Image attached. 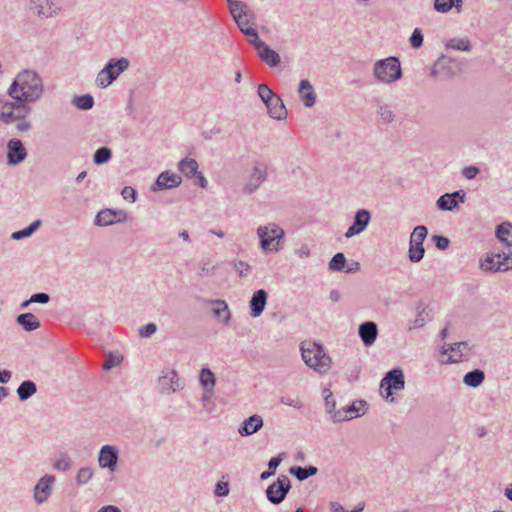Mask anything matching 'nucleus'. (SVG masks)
Wrapping results in <instances>:
<instances>
[{"mask_svg": "<svg viewBox=\"0 0 512 512\" xmlns=\"http://www.w3.org/2000/svg\"><path fill=\"white\" fill-rule=\"evenodd\" d=\"M44 92L41 76L32 69L20 71L11 83L8 94L14 100L33 103L39 100Z\"/></svg>", "mask_w": 512, "mask_h": 512, "instance_id": "nucleus-1", "label": "nucleus"}, {"mask_svg": "<svg viewBox=\"0 0 512 512\" xmlns=\"http://www.w3.org/2000/svg\"><path fill=\"white\" fill-rule=\"evenodd\" d=\"M301 356L305 364L323 375L326 374L332 366V359L325 348L316 342H303L301 344Z\"/></svg>", "mask_w": 512, "mask_h": 512, "instance_id": "nucleus-2", "label": "nucleus"}, {"mask_svg": "<svg viewBox=\"0 0 512 512\" xmlns=\"http://www.w3.org/2000/svg\"><path fill=\"white\" fill-rule=\"evenodd\" d=\"M373 76L383 84H392L400 80L402 78L400 60L395 56L377 60L373 64Z\"/></svg>", "mask_w": 512, "mask_h": 512, "instance_id": "nucleus-3", "label": "nucleus"}, {"mask_svg": "<svg viewBox=\"0 0 512 512\" xmlns=\"http://www.w3.org/2000/svg\"><path fill=\"white\" fill-rule=\"evenodd\" d=\"M130 66V61L126 57L110 59L105 66L98 72L95 84L99 88H106L111 85L122 73Z\"/></svg>", "mask_w": 512, "mask_h": 512, "instance_id": "nucleus-4", "label": "nucleus"}, {"mask_svg": "<svg viewBox=\"0 0 512 512\" xmlns=\"http://www.w3.org/2000/svg\"><path fill=\"white\" fill-rule=\"evenodd\" d=\"M257 236L260 246L265 252H277L280 250V241L285 237V231L276 223L260 225L257 228Z\"/></svg>", "mask_w": 512, "mask_h": 512, "instance_id": "nucleus-5", "label": "nucleus"}, {"mask_svg": "<svg viewBox=\"0 0 512 512\" xmlns=\"http://www.w3.org/2000/svg\"><path fill=\"white\" fill-rule=\"evenodd\" d=\"M461 71L460 63L447 56L439 57L431 69L430 75L439 81H446L454 78Z\"/></svg>", "mask_w": 512, "mask_h": 512, "instance_id": "nucleus-6", "label": "nucleus"}, {"mask_svg": "<svg viewBox=\"0 0 512 512\" xmlns=\"http://www.w3.org/2000/svg\"><path fill=\"white\" fill-rule=\"evenodd\" d=\"M405 388L404 373L400 368L388 371L380 382L383 397L390 402L394 401L393 390L402 391Z\"/></svg>", "mask_w": 512, "mask_h": 512, "instance_id": "nucleus-7", "label": "nucleus"}, {"mask_svg": "<svg viewBox=\"0 0 512 512\" xmlns=\"http://www.w3.org/2000/svg\"><path fill=\"white\" fill-rule=\"evenodd\" d=\"M228 3L230 13L241 32L249 26H256V15L246 2Z\"/></svg>", "mask_w": 512, "mask_h": 512, "instance_id": "nucleus-8", "label": "nucleus"}, {"mask_svg": "<svg viewBox=\"0 0 512 512\" xmlns=\"http://www.w3.org/2000/svg\"><path fill=\"white\" fill-rule=\"evenodd\" d=\"M428 230L424 225L416 226L409 240L408 258L412 263L420 262L425 255L423 242L426 239Z\"/></svg>", "mask_w": 512, "mask_h": 512, "instance_id": "nucleus-9", "label": "nucleus"}, {"mask_svg": "<svg viewBox=\"0 0 512 512\" xmlns=\"http://www.w3.org/2000/svg\"><path fill=\"white\" fill-rule=\"evenodd\" d=\"M291 489V481L287 475H279L266 489V497L274 505L282 503Z\"/></svg>", "mask_w": 512, "mask_h": 512, "instance_id": "nucleus-10", "label": "nucleus"}, {"mask_svg": "<svg viewBox=\"0 0 512 512\" xmlns=\"http://www.w3.org/2000/svg\"><path fill=\"white\" fill-rule=\"evenodd\" d=\"M26 102H2L0 101V120L6 124H11L17 120H21L28 113Z\"/></svg>", "mask_w": 512, "mask_h": 512, "instance_id": "nucleus-11", "label": "nucleus"}, {"mask_svg": "<svg viewBox=\"0 0 512 512\" xmlns=\"http://www.w3.org/2000/svg\"><path fill=\"white\" fill-rule=\"evenodd\" d=\"M267 177V165L263 162H255L243 186V192L247 195L254 193L267 180Z\"/></svg>", "mask_w": 512, "mask_h": 512, "instance_id": "nucleus-12", "label": "nucleus"}, {"mask_svg": "<svg viewBox=\"0 0 512 512\" xmlns=\"http://www.w3.org/2000/svg\"><path fill=\"white\" fill-rule=\"evenodd\" d=\"M510 259V255L505 252H489L486 253L480 259V269L485 272H498V271H506L505 264Z\"/></svg>", "mask_w": 512, "mask_h": 512, "instance_id": "nucleus-13", "label": "nucleus"}, {"mask_svg": "<svg viewBox=\"0 0 512 512\" xmlns=\"http://www.w3.org/2000/svg\"><path fill=\"white\" fill-rule=\"evenodd\" d=\"M97 461L100 468L115 472L119 462V449L115 445H103L98 452Z\"/></svg>", "mask_w": 512, "mask_h": 512, "instance_id": "nucleus-14", "label": "nucleus"}, {"mask_svg": "<svg viewBox=\"0 0 512 512\" xmlns=\"http://www.w3.org/2000/svg\"><path fill=\"white\" fill-rule=\"evenodd\" d=\"M55 482L56 477L52 474H45L37 481L33 489V499L37 504L47 502L53 492Z\"/></svg>", "mask_w": 512, "mask_h": 512, "instance_id": "nucleus-15", "label": "nucleus"}, {"mask_svg": "<svg viewBox=\"0 0 512 512\" xmlns=\"http://www.w3.org/2000/svg\"><path fill=\"white\" fill-rule=\"evenodd\" d=\"M159 392L163 395H170L181 390L178 374L173 369H164L158 379Z\"/></svg>", "mask_w": 512, "mask_h": 512, "instance_id": "nucleus-16", "label": "nucleus"}, {"mask_svg": "<svg viewBox=\"0 0 512 512\" xmlns=\"http://www.w3.org/2000/svg\"><path fill=\"white\" fill-rule=\"evenodd\" d=\"M472 348L473 346L469 342L462 341L444 345L442 347V353L449 354L448 361L450 363H457L462 361L464 358H469Z\"/></svg>", "mask_w": 512, "mask_h": 512, "instance_id": "nucleus-17", "label": "nucleus"}, {"mask_svg": "<svg viewBox=\"0 0 512 512\" xmlns=\"http://www.w3.org/2000/svg\"><path fill=\"white\" fill-rule=\"evenodd\" d=\"M371 221V213L367 209H359L355 212L352 225L345 233L346 238L359 235L366 230Z\"/></svg>", "mask_w": 512, "mask_h": 512, "instance_id": "nucleus-18", "label": "nucleus"}, {"mask_svg": "<svg viewBox=\"0 0 512 512\" xmlns=\"http://www.w3.org/2000/svg\"><path fill=\"white\" fill-rule=\"evenodd\" d=\"M126 220V216L121 210H114V209H102L100 210L94 219V224L96 226L104 227L113 225L117 222H123Z\"/></svg>", "mask_w": 512, "mask_h": 512, "instance_id": "nucleus-19", "label": "nucleus"}, {"mask_svg": "<svg viewBox=\"0 0 512 512\" xmlns=\"http://www.w3.org/2000/svg\"><path fill=\"white\" fill-rule=\"evenodd\" d=\"M7 148V163L9 165L15 166L25 160L27 151L20 139L9 140Z\"/></svg>", "mask_w": 512, "mask_h": 512, "instance_id": "nucleus-20", "label": "nucleus"}, {"mask_svg": "<svg viewBox=\"0 0 512 512\" xmlns=\"http://www.w3.org/2000/svg\"><path fill=\"white\" fill-rule=\"evenodd\" d=\"M182 182L181 176L170 173L169 171H163L157 177L155 183L151 186V190L154 192L162 191L165 189H172L178 187Z\"/></svg>", "mask_w": 512, "mask_h": 512, "instance_id": "nucleus-21", "label": "nucleus"}, {"mask_svg": "<svg viewBox=\"0 0 512 512\" xmlns=\"http://www.w3.org/2000/svg\"><path fill=\"white\" fill-rule=\"evenodd\" d=\"M268 299V293L264 289L256 290L250 301H249V308H250V316L253 318L259 317L267 304Z\"/></svg>", "mask_w": 512, "mask_h": 512, "instance_id": "nucleus-22", "label": "nucleus"}, {"mask_svg": "<svg viewBox=\"0 0 512 512\" xmlns=\"http://www.w3.org/2000/svg\"><path fill=\"white\" fill-rule=\"evenodd\" d=\"M264 425L263 418L258 415L254 414L248 418H246L242 424L238 428V433L242 437L253 435L254 433L258 432L262 429Z\"/></svg>", "mask_w": 512, "mask_h": 512, "instance_id": "nucleus-23", "label": "nucleus"}, {"mask_svg": "<svg viewBox=\"0 0 512 512\" xmlns=\"http://www.w3.org/2000/svg\"><path fill=\"white\" fill-rule=\"evenodd\" d=\"M358 334L365 346L375 343L378 336V326L373 321H366L359 325Z\"/></svg>", "mask_w": 512, "mask_h": 512, "instance_id": "nucleus-24", "label": "nucleus"}, {"mask_svg": "<svg viewBox=\"0 0 512 512\" xmlns=\"http://www.w3.org/2000/svg\"><path fill=\"white\" fill-rule=\"evenodd\" d=\"M367 410V402L362 399L354 400L350 405L340 409L342 412L343 421H348L354 417H360L365 414Z\"/></svg>", "mask_w": 512, "mask_h": 512, "instance_id": "nucleus-25", "label": "nucleus"}, {"mask_svg": "<svg viewBox=\"0 0 512 512\" xmlns=\"http://www.w3.org/2000/svg\"><path fill=\"white\" fill-rule=\"evenodd\" d=\"M30 10L42 18L52 17L61 10L59 2H32Z\"/></svg>", "mask_w": 512, "mask_h": 512, "instance_id": "nucleus-26", "label": "nucleus"}, {"mask_svg": "<svg viewBox=\"0 0 512 512\" xmlns=\"http://www.w3.org/2000/svg\"><path fill=\"white\" fill-rule=\"evenodd\" d=\"M269 116L276 120H284L287 117V110L283 100L276 94L269 102L266 103Z\"/></svg>", "mask_w": 512, "mask_h": 512, "instance_id": "nucleus-27", "label": "nucleus"}, {"mask_svg": "<svg viewBox=\"0 0 512 512\" xmlns=\"http://www.w3.org/2000/svg\"><path fill=\"white\" fill-rule=\"evenodd\" d=\"M415 310V318L409 322L408 330L421 328L430 319V309L423 302H419Z\"/></svg>", "mask_w": 512, "mask_h": 512, "instance_id": "nucleus-28", "label": "nucleus"}, {"mask_svg": "<svg viewBox=\"0 0 512 512\" xmlns=\"http://www.w3.org/2000/svg\"><path fill=\"white\" fill-rule=\"evenodd\" d=\"M298 93L306 107H312L316 102V93L310 81L303 79L299 83Z\"/></svg>", "mask_w": 512, "mask_h": 512, "instance_id": "nucleus-29", "label": "nucleus"}, {"mask_svg": "<svg viewBox=\"0 0 512 512\" xmlns=\"http://www.w3.org/2000/svg\"><path fill=\"white\" fill-rule=\"evenodd\" d=\"M209 303L215 306L212 311L213 315L221 320L222 323L228 324L231 319V312L228 304L221 299L210 300Z\"/></svg>", "mask_w": 512, "mask_h": 512, "instance_id": "nucleus-30", "label": "nucleus"}, {"mask_svg": "<svg viewBox=\"0 0 512 512\" xmlns=\"http://www.w3.org/2000/svg\"><path fill=\"white\" fill-rule=\"evenodd\" d=\"M16 322L25 331H34L40 327V321L34 314L29 312L18 315L16 318Z\"/></svg>", "mask_w": 512, "mask_h": 512, "instance_id": "nucleus-31", "label": "nucleus"}, {"mask_svg": "<svg viewBox=\"0 0 512 512\" xmlns=\"http://www.w3.org/2000/svg\"><path fill=\"white\" fill-rule=\"evenodd\" d=\"M258 55L270 67L278 66L281 61L279 54L267 44L258 51Z\"/></svg>", "mask_w": 512, "mask_h": 512, "instance_id": "nucleus-32", "label": "nucleus"}, {"mask_svg": "<svg viewBox=\"0 0 512 512\" xmlns=\"http://www.w3.org/2000/svg\"><path fill=\"white\" fill-rule=\"evenodd\" d=\"M317 472H318L317 467L312 466V465L306 466V467L292 466L289 469V473L292 474L293 476H295L299 481H304V480L308 479L309 477L316 475Z\"/></svg>", "mask_w": 512, "mask_h": 512, "instance_id": "nucleus-33", "label": "nucleus"}, {"mask_svg": "<svg viewBox=\"0 0 512 512\" xmlns=\"http://www.w3.org/2000/svg\"><path fill=\"white\" fill-rule=\"evenodd\" d=\"M496 237L507 246H512V224L503 222L496 227Z\"/></svg>", "mask_w": 512, "mask_h": 512, "instance_id": "nucleus-34", "label": "nucleus"}, {"mask_svg": "<svg viewBox=\"0 0 512 512\" xmlns=\"http://www.w3.org/2000/svg\"><path fill=\"white\" fill-rule=\"evenodd\" d=\"M37 392L36 384L31 380L23 381L17 388L19 400L26 401Z\"/></svg>", "mask_w": 512, "mask_h": 512, "instance_id": "nucleus-35", "label": "nucleus"}, {"mask_svg": "<svg viewBox=\"0 0 512 512\" xmlns=\"http://www.w3.org/2000/svg\"><path fill=\"white\" fill-rule=\"evenodd\" d=\"M484 379V372L480 369H474L465 374L463 382L468 387L476 388L483 383Z\"/></svg>", "mask_w": 512, "mask_h": 512, "instance_id": "nucleus-36", "label": "nucleus"}, {"mask_svg": "<svg viewBox=\"0 0 512 512\" xmlns=\"http://www.w3.org/2000/svg\"><path fill=\"white\" fill-rule=\"evenodd\" d=\"M52 467L60 472H66L72 468V460L67 452H60L52 461Z\"/></svg>", "mask_w": 512, "mask_h": 512, "instance_id": "nucleus-37", "label": "nucleus"}, {"mask_svg": "<svg viewBox=\"0 0 512 512\" xmlns=\"http://www.w3.org/2000/svg\"><path fill=\"white\" fill-rule=\"evenodd\" d=\"M179 170L187 177H193L198 173V162L192 158H184L178 164Z\"/></svg>", "mask_w": 512, "mask_h": 512, "instance_id": "nucleus-38", "label": "nucleus"}, {"mask_svg": "<svg viewBox=\"0 0 512 512\" xmlns=\"http://www.w3.org/2000/svg\"><path fill=\"white\" fill-rule=\"evenodd\" d=\"M199 382L204 390H214L216 378L209 368H202L199 375Z\"/></svg>", "mask_w": 512, "mask_h": 512, "instance_id": "nucleus-39", "label": "nucleus"}, {"mask_svg": "<svg viewBox=\"0 0 512 512\" xmlns=\"http://www.w3.org/2000/svg\"><path fill=\"white\" fill-rule=\"evenodd\" d=\"M446 47L453 49V50L465 51V52H470L472 49L471 42L466 37L449 39L446 43Z\"/></svg>", "mask_w": 512, "mask_h": 512, "instance_id": "nucleus-40", "label": "nucleus"}, {"mask_svg": "<svg viewBox=\"0 0 512 512\" xmlns=\"http://www.w3.org/2000/svg\"><path fill=\"white\" fill-rule=\"evenodd\" d=\"M376 112L379 118L386 124H390L395 120V112L389 104L382 103L378 105Z\"/></svg>", "mask_w": 512, "mask_h": 512, "instance_id": "nucleus-41", "label": "nucleus"}, {"mask_svg": "<svg viewBox=\"0 0 512 512\" xmlns=\"http://www.w3.org/2000/svg\"><path fill=\"white\" fill-rule=\"evenodd\" d=\"M325 411L329 414L334 423L343 422L342 412H340V409L336 408V400L334 397L325 400Z\"/></svg>", "mask_w": 512, "mask_h": 512, "instance_id": "nucleus-42", "label": "nucleus"}, {"mask_svg": "<svg viewBox=\"0 0 512 512\" xmlns=\"http://www.w3.org/2000/svg\"><path fill=\"white\" fill-rule=\"evenodd\" d=\"M436 205L442 211H452L458 207V200L450 196L449 193H445L438 198Z\"/></svg>", "mask_w": 512, "mask_h": 512, "instance_id": "nucleus-43", "label": "nucleus"}, {"mask_svg": "<svg viewBox=\"0 0 512 512\" xmlns=\"http://www.w3.org/2000/svg\"><path fill=\"white\" fill-rule=\"evenodd\" d=\"M42 222L40 219L33 221L28 227L15 231L12 233L11 238L13 240H21L23 238L30 237L40 226Z\"/></svg>", "mask_w": 512, "mask_h": 512, "instance_id": "nucleus-44", "label": "nucleus"}, {"mask_svg": "<svg viewBox=\"0 0 512 512\" xmlns=\"http://www.w3.org/2000/svg\"><path fill=\"white\" fill-rule=\"evenodd\" d=\"M242 33L248 38L250 44H252L257 51L266 45V43L259 38L255 26L247 27Z\"/></svg>", "mask_w": 512, "mask_h": 512, "instance_id": "nucleus-45", "label": "nucleus"}, {"mask_svg": "<svg viewBox=\"0 0 512 512\" xmlns=\"http://www.w3.org/2000/svg\"><path fill=\"white\" fill-rule=\"evenodd\" d=\"M72 104L80 110H90L94 106V98L90 94L75 96Z\"/></svg>", "mask_w": 512, "mask_h": 512, "instance_id": "nucleus-46", "label": "nucleus"}, {"mask_svg": "<svg viewBox=\"0 0 512 512\" xmlns=\"http://www.w3.org/2000/svg\"><path fill=\"white\" fill-rule=\"evenodd\" d=\"M112 157V151L108 147L98 148L93 155V162L95 165L106 164Z\"/></svg>", "mask_w": 512, "mask_h": 512, "instance_id": "nucleus-47", "label": "nucleus"}, {"mask_svg": "<svg viewBox=\"0 0 512 512\" xmlns=\"http://www.w3.org/2000/svg\"><path fill=\"white\" fill-rule=\"evenodd\" d=\"M463 2H434V9L439 13H447L455 8L457 13L462 10Z\"/></svg>", "mask_w": 512, "mask_h": 512, "instance_id": "nucleus-48", "label": "nucleus"}, {"mask_svg": "<svg viewBox=\"0 0 512 512\" xmlns=\"http://www.w3.org/2000/svg\"><path fill=\"white\" fill-rule=\"evenodd\" d=\"M346 258L342 252L336 253L329 262V269L331 271H343L345 272Z\"/></svg>", "mask_w": 512, "mask_h": 512, "instance_id": "nucleus-49", "label": "nucleus"}, {"mask_svg": "<svg viewBox=\"0 0 512 512\" xmlns=\"http://www.w3.org/2000/svg\"><path fill=\"white\" fill-rule=\"evenodd\" d=\"M94 476V470L90 467H81L76 474L75 480L79 485L87 484Z\"/></svg>", "mask_w": 512, "mask_h": 512, "instance_id": "nucleus-50", "label": "nucleus"}, {"mask_svg": "<svg viewBox=\"0 0 512 512\" xmlns=\"http://www.w3.org/2000/svg\"><path fill=\"white\" fill-rule=\"evenodd\" d=\"M231 265L233 266L239 277H247L251 272L250 265L245 261L234 259L231 262Z\"/></svg>", "mask_w": 512, "mask_h": 512, "instance_id": "nucleus-51", "label": "nucleus"}, {"mask_svg": "<svg viewBox=\"0 0 512 512\" xmlns=\"http://www.w3.org/2000/svg\"><path fill=\"white\" fill-rule=\"evenodd\" d=\"M214 390H205L201 397L203 408L208 412L212 413L215 411V403L212 399Z\"/></svg>", "mask_w": 512, "mask_h": 512, "instance_id": "nucleus-52", "label": "nucleus"}, {"mask_svg": "<svg viewBox=\"0 0 512 512\" xmlns=\"http://www.w3.org/2000/svg\"><path fill=\"white\" fill-rule=\"evenodd\" d=\"M123 357L120 354L109 353L102 365L104 370H110L121 364Z\"/></svg>", "mask_w": 512, "mask_h": 512, "instance_id": "nucleus-53", "label": "nucleus"}, {"mask_svg": "<svg viewBox=\"0 0 512 512\" xmlns=\"http://www.w3.org/2000/svg\"><path fill=\"white\" fill-rule=\"evenodd\" d=\"M257 94L265 105L276 95L267 84L258 85Z\"/></svg>", "mask_w": 512, "mask_h": 512, "instance_id": "nucleus-54", "label": "nucleus"}, {"mask_svg": "<svg viewBox=\"0 0 512 512\" xmlns=\"http://www.w3.org/2000/svg\"><path fill=\"white\" fill-rule=\"evenodd\" d=\"M423 41H424V36H423L421 29L415 28L409 38V43H410L411 47L414 49H419L420 47H422Z\"/></svg>", "mask_w": 512, "mask_h": 512, "instance_id": "nucleus-55", "label": "nucleus"}, {"mask_svg": "<svg viewBox=\"0 0 512 512\" xmlns=\"http://www.w3.org/2000/svg\"><path fill=\"white\" fill-rule=\"evenodd\" d=\"M157 331V325L153 322L147 323L141 326L138 330L139 336L141 338H149Z\"/></svg>", "mask_w": 512, "mask_h": 512, "instance_id": "nucleus-56", "label": "nucleus"}, {"mask_svg": "<svg viewBox=\"0 0 512 512\" xmlns=\"http://www.w3.org/2000/svg\"><path fill=\"white\" fill-rule=\"evenodd\" d=\"M217 266H218L217 264L214 265V264H211L210 261H206L201 266L199 275L201 277L214 276Z\"/></svg>", "mask_w": 512, "mask_h": 512, "instance_id": "nucleus-57", "label": "nucleus"}, {"mask_svg": "<svg viewBox=\"0 0 512 512\" xmlns=\"http://www.w3.org/2000/svg\"><path fill=\"white\" fill-rule=\"evenodd\" d=\"M214 494L217 497H225L229 494V484L228 482L218 481L215 485Z\"/></svg>", "mask_w": 512, "mask_h": 512, "instance_id": "nucleus-58", "label": "nucleus"}, {"mask_svg": "<svg viewBox=\"0 0 512 512\" xmlns=\"http://www.w3.org/2000/svg\"><path fill=\"white\" fill-rule=\"evenodd\" d=\"M280 402L284 405H287V406H290V407H293L296 409H301L303 407V403L300 399L291 398L289 396H282L280 398Z\"/></svg>", "mask_w": 512, "mask_h": 512, "instance_id": "nucleus-59", "label": "nucleus"}, {"mask_svg": "<svg viewBox=\"0 0 512 512\" xmlns=\"http://www.w3.org/2000/svg\"><path fill=\"white\" fill-rule=\"evenodd\" d=\"M433 241L435 242V246L439 250H446L449 247V239L442 235H433L432 236Z\"/></svg>", "mask_w": 512, "mask_h": 512, "instance_id": "nucleus-60", "label": "nucleus"}, {"mask_svg": "<svg viewBox=\"0 0 512 512\" xmlns=\"http://www.w3.org/2000/svg\"><path fill=\"white\" fill-rule=\"evenodd\" d=\"M121 195L125 200H130L132 203H134L137 198V192L131 186H125L121 191Z\"/></svg>", "mask_w": 512, "mask_h": 512, "instance_id": "nucleus-61", "label": "nucleus"}, {"mask_svg": "<svg viewBox=\"0 0 512 512\" xmlns=\"http://www.w3.org/2000/svg\"><path fill=\"white\" fill-rule=\"evenodd\" d=\"M50 300V296L45 292L35 293L30 297V301L33 303L47 304Z\"/></svg>", "mask_w": 512, "mask_h": 512, "instance_id": "nucleus-62", "label": "nucleus"}, {"mask_svg": "<svg viewBox=\"0 0 512 512\" xmlns=\"http://www.w3.org/2000/svg\"><path fill=\"white\" fill-rule=\"evenodd\" d=\"M479 173V168L476 166H466L462 170V174L466 179H474Z\"/></svg>", "mask_w": 512, "mask_h": 512, "instance_id": "nucleus-63", "label": "nucleus"}, {"mask_svg": "<svg viewBox=\"0 0 512 512\" xmlns=\"http://www.w3.org/2000/svg\"><path fill=\"white\" fill-rule=\"evenodd\" d=\"M283 456H284V453H280L278 456L272 457L268 462V469L272 470L275 473L276 469L278 468V466L280 465V463L283 460Z\"/></svg>", "mask_w": 512, "mask_h": 512, "instance_id": "nucleus-64", "label": "nucleus"}]
</instances>
